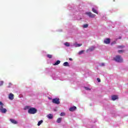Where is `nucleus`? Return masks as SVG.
Wrapping results in <instances>:
<instances>
[{"mask_svg": "<svg viewBox=\"0 0 128 128\" xmlns=\"http://www.w3.org/2000/svg\"><path fill=\"white\" fill-rule=\"evenodd\" d=\"M2 84H4V82L0 81V86H2Z\"/></svg>", "mask_w": 128, "mask_h": 128, "instance_id": "27", "label": "nucleus"}, {"mask_svg": "<svg viewBox=\"0 0 128 128\" xmlns=\"http://www.w3.org/2000/svg\"><path fill=\"white\" fill-rule=\"evenodd\" d=\"M97 80H98V82H100V78H98Z\"/></svg>", "mask_w": 128, "mask_h": 128, "instance_id": "28", "label": "nucleus"}, {"mask_svg": "<svg viewBox=\"0 0 128 128\" xmlns=\"http://www.w3.org/2000/svg\"><path fill=\"white\" fill-rule=\"evenodd\" d=\"M60 116H66V114L64 112H61L60 114Z\"/></svg>", "mask_w": 128, "mask_h": 128, "instance_id": "23", "label": "nucleus"}, {"mask_svg": "<svg viewBox=\"0 0 128 128\" xmlns=\"http://www.w3.org/2000/svg\"><path fill=\"white\" fill-rule=\"evenodd\" d=\"M63 66H69V64H68V62H64V64H63Z\"/></svg>", "mask_w": 128, "mask_h": 128, "instance_id": "16", "label": "nucleus"}, {"mask_svg": "<svg viewBox=\"0 0 128 128\" xmlns=\"http://www.w3.org/2000/svg\"><path fill=\"white\" fill-rule=\"evenodd\" d=\"M102 66H104V63H102Z\"/></svg>", "mask_w": 128, "mask_h": 128, "instance_id": "30", "label": "nucleus"}, {"mask_svg": "<svg viewBox=\"0 0 128 128\" xmlns=\"http://www.w3.org/2000/svg\"><path fill=\"white\" fill-rule=\"evenodd\" d=\"M47 57H48V58H52V54H48L47 55Z\"/></svg>", "mask_w": 128, "mask_h": 128, "instance_id": "19", "label": "nucleus"}, {"mask_svg": "<svg viewBox=\"0 0 128 128\" xmlns=\"http://www.w3.org/2000/svg\"><path fill=\"white\" fill-rule=\"evenodd\" d=\"M114 60L116 62H124V58H122V56L117 55L114 58Z\"/></svg>", "mask_w": 128, "mask_h": 128, "instance_id": "1", "label": "nucleus"}, {"mask_svg": "<svg viewBox=\"0 0 128 128\" xmlns=\"http://www.w3.org/2000/svg\"><path fill=\"white\" fill-rule=\"evenodd\" d=\"M88 24H85L83 26V28H88Z\"/></svg>", "mask_w": 128, "mask_h": 128, "instance_id": "21", "label": "nucleus"}, {"mask_svg": "<svg viewBox=\"0 0 128 128\" xmlns=\"http://www.w3.org/2000/svg\"><path fill=\"white\" fill-rule=\"evenodd\" d=\"M104 43L106 44H108L110 43V39L108 38L104 40Z\"/></svg>", "mask_w": 128, "mask_h": 128, "instance_id": "7", "label": "nucleus"}, {"mask_svg": "<svg viewBox=\"0 0 128 128\" xmlns=\"http://www.w3.org/2000/svg\"><path fill=\"white\" fill-rule=\"evenodd\" d=\"M62 118H58L56 120V122H58V124H60V122H62Z\"/></svg>", "mask_w": 128, "mask_h": 128, "instance_id": "15", "label": "nucleus"}, {"mask_svg": "<svg viewBox=\"0 0 128 128\" xmlns=\"http://www.w3.org/2000/svg\"><path fill=\"white\" fill-rule=\"evenodd\" d=\"M84 88L86 90H90V88H88V87H84Z\"/></svg>", "mask_w": 128, "mask_h": 128, "instance_id": "26", "label": "nucleus"}, {"mask_svg": "<svg viewBox=\"0 0 128 128\" xmlns=\"http://www.w3.org/2000/svg\"><path fill=\"white\" fill-rule=\"evenodd\" d=\"M48 99H49V100H52V98H48Z\"/></svg>", "mask_w": 128, "mask_h": 128, "instance_id": "32", "label": "nucleus"}, {"mask_svg": "<svg viewBox=\"0 0 128 128\" xmlns=\"http://www.w3.org/2000/svg\"><path fill=\"white\" fill-rule=\"evenodd\" d=\"M95 48L96 47L94 46H92L86 50V52H92L94 50Z\"/></svg>", "mask_w": 128, "mask_h": 128, "instance_id": "6", "label": "nucleus"}, {"mask_svg": "<svg viewBox=\"0 0 128 128\" xmlns=\"http://www.w3.org/2000/svg\"><path fill=\"white\" fill-rule=\"evenodd\" d=\"M42 122H44V121L42 120L39 121L38 123V126H40V124H42Z\"/></svg>", "mask_w": 128, "mask_h": 128, "instance_id": "17", "label": "nucleus"}, {"mask_svg": "<svg viewBox=\"0 0 128 128\" xmlns=\"http://www.w3.org/2000/svg\"><path fill=\"white\" fill-rule=\"evenodd\" d=\"M14 94L10 93L8 96L9 100H14Z\"/></svg>", "mask_w": 128, "mask_h": 128, "instance_id": "9", "label": "nucleus"}, {"mask_svg": "<svg viewBox=\"0 0 128 128\" xmlns=\"http://www.w3.org/2000/svg\"><path fill=\"white\" fill-rule=\"evenodd\" d=\"M76 110V106H74L69 108V110L70 112H74V110Z\"/></svg>", "mask_w": 128, "mask_h": 128, "instance_id": "8", "label": "nucleus"}, {"mask_svg": "<svg viewBox=\"0 0 128 128\" xmlns=\"http://www.w3.org/2000/svg\"><path fill=\"white\" fill-rule=\"evenodd\" d=\"M46 117L49 118V120H52V118H54V115H52V114H48V115H47Z\"/></svg>", "mask_w": 128, "mask_h": 128, "instance_id": "10", "label": "nucleus"}, {"mask_svg": "<svg viewBox=\"0 0 128 128\" xmlns=\"http://www.w3.org/2000/svg\"><path fill=\"white\" fill-rule=\"evenodd\" d=\"M52 102L53 104H60V98H55L52 100Z\"/></svg>", "mask_w": 128, "mask_h": 128, "instance_id": "4", "label": "nucleus"}, {"mask_svg": "<svg viewBox=\"0 0 128 128\" xmlns=\"http://www.w3.org/2000/svg\"><path fill=\"white\" fill-rule=\"evenodd\" d=\"M120 38H122L120 37Z\"/></svg>", "mask_w": 128, "mask_h": 128, "instance_id": "33", "label": "nucleus"}, {"mask_svg": "<svg viewBox=\"0 0 128 128\" xmlns=\"http://www.w3.org/2000/svg\"><path fill=\"white\" fill-rule=\"evenodd\" d=\"M60 64V61L59 60H58L54 64V66H58V64Z\"/></svg>", "mask_w": 128, "mask_h": 128, "instance_id": "14", "label": "nucleus"}, {"mask_svg": "<svg viewBox=\"0 0 128 128\" xmlns=\"http://www.w3.org/2000/svg\"><path fill=\"white\" fill-rule=\"evenodd\" d=\"M84 50H82L81 51H80L78 52V54H84Z\"/></svg>", "mask_w": 128, "mask_h": 128, "instance_id": "18", "label": "nucleus"}, {"mask_svg": "<svg viewBox=\"0 0 128 128\" xmlns=\"http://www.w3.org/2000/svg\"><path fill=\"white\" fill-rule=\"evenodd\" d=\"M28 112L30 114H34L38 112V110L34 108H31L28 110Z\"/></svg>", "mask_w": 128, "mask_h": 128, "instance_id": "2", "label": "nucleus"}, {"mask_svg": "<svg viewBox=\"0 0 128 128\" xmlns=\"http://www.w3.org/2000/svg\"><path fill=\"white\" fill-rule=\"evenodd\" d=\"M82 46V44H76V46L78 48V47H79V46Z\"/></svg>", "mask_w": 128, "mask_h": 128, "instance_id": "25", "label": "nucleus"}, {"mask_svg": "<svg viewBox=\"0 0 128 128\" xmlns=\"http://www.w3.org/2000/svg\"><path fill=\"white\" fill-rule=\"evenodd\" d=\"M92 10L93 12H94V14H98V10H96L94 9V8H92Z\"/></svg>", "mask_w": 128, "mask_h": 128, "instance_id": "13", "label": "nucleus"}, {"mask_svg": "<svg viewBox=\"0 0 128 128\" xmlns=\"http://www.w3.org/2000/svg\"><path fill=\"white\" fill-rule=\"evenodd\" d=\"M64 45L66 46H70V43L68 42H66L64 43Z\"/></svg>", "mask_w": 128, "mask_h": 128, "instance_id": "22", "label": "nucleus"}, {"mask_svg": "<svg viewBox=\"0 0 128 128\" xmlns=\"http://www.w3.org/2000/svg\"><path fill=\"white\" fill-rule=\"evenodd\" d=\"M112 100H118V97L116 95H114L112 96Z\"/></svg>", "mask_w": 128, "mask_h": 128, "instance_id": "11", "label": "nucleus"}, {"mask_svg": "<svg viewBox=\"0 0 128 128\" xmlns=\"http://www.w3.org/2000/svg\"><path fill=\"white\" fill-rule=\"evenodd\" d=\"M85 14H86L87 16H88L89 18H96V14H93L90 12H86L85 13Z\"/></svg>", "mask_w": 128, "mask_h": 128, "instance_id": "5", "label": "nucleus"}, {"mask_svg": "<svg viewBox=\"0 0 128 128\" xmlns=\"http://www.w3.org/2000/svg\"><path fill=\"white\" fill-rule=\"evenodd\" d=\"M118 54H122V52H124V50H118Z\"/></svg>", "mask_w": 128, "mask_h": 128, "instance_id": "20", "label": "nucleus"}, {"mask_svg": "<svg viewBox=\"0 0 128 128\" xmlns=\"http://www.w3.org/2000/svg\"><path fill=\"white\" fill-rule=\"evenodd\" d=\"M69 60H72V58H69Z\"/></svg>", "mask_w": 128, "mask_h": 128, "instance_id": "31", "label": "nucleus"}, {"mask_svg": "<svg viewBox=\"0 0 128 128\" xmlns=\"http://www.w3.org/2000/svg\"><path fill=\"white\" fill-rule=\"evenodd\" d=\"M10 122H12V124H18V122L14 119H10Z\"/></svg>", "mask_w": 128, "mask_h": 128, "instance_id": "12", "label": "nucleus"}, {"mask_svg": "<svg viewBox=\"0 0 128 128\" xmlns=\"http://www.w3.org/2000/svg\"><path fill=\"white\" fill-rule=\"evenodd\" d=\"M118 48H124V46H118Z\"/></svg>", "mask_w": 128, "mask_h": 128, "instance_id": "24", "label": "nucleus"}, {"mask_svg": "<svg viewBox=\"0 0 128 128\" xmlns=\"http://www.w3.org/2000/svg\"><path fill=\"white\" fill-rule=\"evenodd\" d=\"M12 83H9V86H8V88H10V86H12Z\"/></svg>", "mask_w": 128, "mask_h": 128, "instance_id": "29", "label": "nucleus"}, {"mask_svg": "<svg viewBox=\"0 0 128 128\" xmlns=\"http://www.w3.org/2000/svg\"><path fill=\"white\" fill-rule=\"evenodd\" d=\"M0 110L2 114H6L7 112L6 109L4 108V104L2 102H0Z\"/></svg>", "mask_w": 128, "mask_h": 128, "instance_id": "3", "label": "nucleus"}]
</instances>
